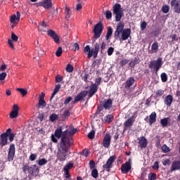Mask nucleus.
I'll list each match as a JSON object with an SVG mask.
<instances>
[{
	"instance_id": "33",
	"label": "nucleus",
	"mask_w": 180,
	"mask_h": 180,
	"mask_svg": "<svg viewBox=\"0 0 180 180\" xmlns=\"http://www.w3.org/2000/svg\"><path fill=\"white\" fill-rule=\"evenodd\" d=\"M113 33V30L112 29V27H108V32L105 36L106 40H109L110 38V36H112V34Z\"/></svg>"
},
{
	"instance_id": "21",
	"label": "nucleus",
	"mask_w": 180,
	"mask_h": 180,
	"mask_svg": "<svg viewBox=\"0 0 180 180\" xmlns=\"http://www.w3.org/2000/svg\"><path fill=\"white\" fill-rule=\"evenodd\" d=\"M71 15H72V11H71V8L68 6H65V17L66 20H70V18H71Z\"/></svg>"
},
{
	"instance_id": "17",
	"label": "nucleus",
	"mask_w": 180,
	"mask_h": 180,
	"mask_svg": "<svg viewBox=\"0 0 180 180\" xmlns=\"http://www.w3.org/2000/svg\"><path fill=\"white\" fill-rule=\"evenodd\" d=\"M138 144L141 148H146L147 147V139L144 136H141L138 139Z\"/></svg>"
},
{
	"instance_id": "57",
	"label": "nucleus",
	"mask_w": 180,
	"mask_h": 180,
	"mask_svg": "<svg viewBox=\"0 0 180 180\" xmlns=\"http://www.w3.org/2000/svg\"><path fill=\"white\" fill-rule=\"evenodd\" d=\"M156 95L158 96H162V95H164V90H162V89L158 90L156 92Z\"/></svg>"
},
{
	"instance_id": "60",
	"label": "nucleus",
	"mask_w": 180,
	"mask_h": 180,
	"mask_svg": "<svg viewBox=\"0 0 180 180\" xmlns=\"http://www.w3.org/2000/svg\"><path fill=\"white\" fill-rule=\"evenodd\" d=\"M89 167L90 169H94V168H95V162L94 160L89 162Z\"/></svg>"
},
{
	"instance_id": "54",
	"label": "nucleus",
	"mask_w": 180,
	"mask_h": 180,
	"mask_svg": "<svg viewBox=\"0 0 180 180\" xmlns=\"http://www.w3.org/2000/svg\"><path fill=\"white\" fill-rule=\"evenodd\" d=\"M160 169V166L158 165V162H155L153 166V169L155 171H158Z\"/></svg>"
},
{
	"instance_id": "27",
	"label": "nucleus",
	"mask_w": 180,
	"mask_h": 180,
	"mask_svg": "<svg viewBox=\"0 0 180 180\" xmlns=\"http://www.w3.org/2000/svg\"><path fill=\"white\" fill-rule=\"evenodd\" d=\"M112 101L111 99H108L106 101H105L103 104V108H105L107 110H109L110 108H112Z\"/></svg>"
},
{
	"instance_id": "45",
	"label": "nucleus",
	"mask_w": 180,
	"mask_h": 180,
	"mask_svg": "<svg viewBox=\"0 0 180 180\" xmlns=\"http://www.w3.org/2000/svg\"><path fill=\"white\" fill-rule=\"evenodd\" d=\"M72 167H74V164L73 163H69L66 166L64 167V171L70 172V169H71V168H72Z\"/></svg>"
},
{
	"instance_id": "26",
	"label": "nucleus",
	"mask_w": 180,
	"mask_h": 180,
	"mask_svg": "<svg viewBox=\"0 0 180 180\" xmlns=\"http://www.w3.org/2000/svg\"><path fill=\"white\" fill-rule=\"evenodd\" d=\"M156 119H157V113H155V112H152L149 116L150 124H153V123H155Z\"/></svg>"
},
{
	"instance_id": "8",
	"label": "nucleus",
	"mask_w": 180,
	"mask_h": 180,
	"mask_svg": "<svg viewBox=\"0 0 180 180\" xmlns=\"http://www.w3.org/2000/svg\"><path fill=\"white\" fill-rule=\"evenodd\" d=\"M47 34L49 37H51L53 40L56 43V44H60V37L57 34V32L53 30H49L47 31Z\"/></svg>"
},
{
	"instance_id": "24",
	"label": "nucleus",
	"mask_w": 180,
	"mask_h": 180,
	"mask_svg": "<svg viewBox=\"0 0 180 180\" xmlns=\"http://www.w3.org/2000/svg\"><path fill=\"white\" fill-rule=\"evenodd\" d=\"M29 174H30V175H33V174H36L39 172V167H37V165H34L32 166H30V169H29Z\"/></svg>"
},
{
	"instance_id": "63",
	"label": "nucleus",
	"mask_w": 180,
	"mask_h": 180,
	"mask_svg": "<svg viewBox=\"0 0 180 180\" xmlns=\"http://www.w3.org/2000/svg\"><path fill=\"white\" fill-rule=\"evenodd\" d=\"M127 63H129V60L127 59H124L120 62V65H122V67H124V65H126V64H127Z\"/></svg>"
},
{
	"instance_id": "22",
	"label": "nucleus",
	"mask_w": 180,
	"mask_h": 180,
	"mask_svg": "<svg viewBox=\"0 0 180 180\" xmlns=\"http://www.w3.org/2000/svg\"><path fill=\"white\" fill-rule=\"evenodd\" d=\"M174 101V98L172 95H168L165 97V103L167 105V106L169 107L171 105H172V101Z\"/></svg>"
},
{
	"instance_id": "47",
	"label": "nucleus",
	"mask_w": 180,
	"mask_h": 180,
	"mask_svg": "<svg viewBox=\"0 0 180 180\" xmlns=\"http://www.w3.org/2000/svg\"><path fill=\"white\" fill-rule=\"evenodd\" d=\"M105 15L106 19H112V11H106L105 13Z\"/></svg>"
},
{
	"instance_id": "41",
	"label": "nucleus",
	"mask_w": 180,
	"mask_h": 180,
	"mask_svg": "<svg viewBox=\"0 0 180 180\" xmlns=\"http://www.w3.org/2000/svg\"><path fill=\"white\" fill-rule=\"evenodd\" d=\"M63 54V48L58 47L56 52V57H61V55Z\"/></svg>"
},
{
	"instance_id": "6",
	"label": "nucleus",
	"mask_w": 180,
	"mask_h": 180,
	"mask_svg": "<svg viewBox=\"0 0 180 180\" xmlns=\"http://www.w3.org/2000/svg\"><path fill=\"white\" fill-rule=\"evenodd\" d=\"M102 30L103 28L102 27V23H97L94 28V33L95 39H99L101 37V34H102Z\"/></svg>"
},
{
	"instance_id": "51",
	"label": "nucleus",
	"mask_w": 180,
	"mask_h": 180,
	"mask_svg": "<svg viewBox=\"0 0 180 180\" xmlns=\"http://www.w3.org/2000/svg\"><path fill=\"white\" fill-rule=\"evenodd\" d=\"M6 72L0 73V81H5V78H6Z\"/></svg>"
},
{
	"instance_id": "12",
	"label": "nucleus",
	"mask_w": 180,
	"mask_h": 180,
	"mask_svg": "<svg viewBox=\"0 0 180 180\" xmlns=\"http://www.w3.org/2000/svg\"><path fill=\"white\" fill-rule=\"evenodd\" d=\"M110 140H112L110 134H106L103 141V146L105 148H109V147H110Z\"/></svg>"
},
{
	"instance_id": "23",
	"label": "nucleus",
	"mask_w": 180,
	"mask_h": 180,
	"mask_svg": "<svg viewBox=\"0 0 180 180\" xmlns=\"http://www.w3.org/2000/svg\"><path fill=\"white\" fill-rule=\"evenodd\" d=\"M41 6L45 9H50V8H51V6H53V4H51V0H44Z\"/></svg>"
},
{
	"instance_id": "58",
	"label": "nucleus",
	"mask_w": 180,
	"mask_h": 180,
	"mask_svg": "<svg viewBox=\"0 0 180 180\" xmlns=\"http://www.w3.org/2000/svg\"><path fill=\"white\" fill-rule=\"evenodd\" d=\"M146 27H147V22H143L141 24V30H146Z\"/></svg>"
},
{
	"instance_id": "28",
	"label": "nucleus",
	"mask_w": 180,
	"mask_h": 180,
	"mask_svg": "<svg viewBox=\"0 0 180 180\" xmlns=\"http://www.w3.org/2000/svg\"><path fill=\"white\" fill-rule=\"evenodd\" d=\"M60 88H61V84L56 85L55 89L52 93L51 96L50 101H51V99H53V98H54V96H56V95H57V93L58 92V91H60Z\"/></svg>"
},
{
	"instance_id": "4",
	"label": "nucleus",
	"mask_w": 180,
	"mask_h": 180,
	"mask_svg": "<svg viewBox=\"0 0 180 180\" xmlns=\"http://www.w3.org/2000/svg\"><path fill=\"white\" fill-rule=\"evenodd\" d=\"M162 65V59L158 58L157 60H151L148 65L149 68H154L155 72H158L160 68Z\"/></svg>"
},
{
	"instance_id": "64",
	"label": "nucleus",
	"mask_w": 180,
	"mask_h": 180,
	"mask_svg": "<svg viewBox=\"0 0 180 180\" xmlns=\"http://www.w3.org/2000/svg\"><path fill=\"white\" fill-rule=\"evenodd\" d=\"M81 9H82V4H77L76 5V11H77V12H79V11H81Z\"/></svg>"
},
{
	"instance_id": "44",
	"label": "nucleus",
	"mask_w": 180,
	"mask_h": 180,
	"mask_svg": "<svg viewBox=\"0 0 180 180\" xmlns=\"http://www.w3.org/2000/svg\"><path fill=\"white\" fill-rule=\"evenodd\" d=\"M66 71L67 72H72L74 71V67L71 64H68Z\"/></svg>"
},
{
	"instance_id": "7",
	"label": "nucleus",
	"mask_w": 180,
	"mask_h": 180,
	"mask_svg": "<svg viewBox=\"0 0 180 180\" xmlns=\"http://www.w3.org/2000/svg\"><path fill=\"white\" fill-rule=\"evenodd\" d=\"M116 160V156L112 155L108 158L106 163L103 165V167L105 171L109 172L110 171V168L112 167V165L113 162H115V160Z\"/></svg>"
},
{
	"instance_id": "13",
	"label": "nucleus",
	"mask_w": 180,
	"mask_h": 180,
	"mask_svg": "<svg viewBox=\"0 0 180 180\" xmlns=\"http://www.w3.org/2000/svg\"><path fill=\"white\" fill-rule=\"evenodd\" d=\"M18 116H19V107L18 105L15 104L13 106V110L10 113V118L15 119Z\"/></svg>"
},
{
	"instance_id": "53",
	"label": "nucleus",
	"mask_w": 180,
	"mask_h": 180,
	"mask_svg": "<svg viewBox=\"0 0 180 180\" xmlns=\"http://www.w3.org/2000/svg\"><path fill=\"white\" fill-rule=\"evenodd\" d=\"M72 47V50H74V51L79 50V45L77 43L73 44Z\"/></svg>"
},
{
	"instance_id": "37",
	"label": "nucleus",
	"mask_w": 180,
	"mask_h": 180,
	"mask_svg": "<svg viewBox=\"0 0 180 180\" xmlns=\"http://www.w3.org/2000/svg\"><path fill=\"white\" fill-rule=\"evenodd\" d=\"M94 51V58H96L98 57V52L99 51V45L98 44H95V49H93Z\"/></svg>"
},
{
	"instance_id": "46",
	"label": "nucleus",
	"mask_w": 180,
	"mask_h": 180,
	"mask_svg": "<svg viewBox=\"0 0 180 180\" xmlns=\"http://www.w3.org/2000/svg\"><path fill=\"white\" fill-rule=\"evenodd\" d=\"M139 63V59H137V58H136L134 60H131V62L129 63V66L130 67H134L136 65V64Z\"/></svg>"
},
{
	"instance_id": "15",
	"label": "nucleus",
	"mask_w": 180,
	"mask_h": 180,
	"mask_svg": "<svg viewBox=\"0 0 180 180\" xmlns=\"http://www.w3.org/2000/svg\"><path fill=\"white\" fill-rule=\"evenodd\" d=\"M180 169V160H174L172 162V165L170 167L171 172H174V171H179Z\"/></svg>"
},
{
	"instance_id": "10",
	"label": "nucleus",
	"mask_w": 180,
	"mask_h": 180,
	"mask_svg": "<svg viewBox=\"0 0 180 180\" xmlns=\"http://www.w3.org/2000/svg\"><path fill=\"white\" fill-rule=\"evenodd\" d=\"M15 157V144L11 143L8 148V161H13Z\"/></svg>"
},
{
	"instance_id": "14",
	"label": "nucleus",
	"mask_w": 180,
	"mask_h": 180,
	"mask_svg": "<svg viewBox=\"0 0 180 180\" xmlns=\"http://www.w3.org/2000/svg\"><path fill=\"white\" fill-rule=\"evenodd\" d=\"M86 95H88L87 91H82L79 95H77L75 98V100L72 102V103L75 104V103L79 102V101H81V99L85 98V96H86Z\"/></svg>"
},
{
	"instance_id": "34",
	"label": "nucleus",
	"mask_w": 180,
	"mask_h": 180,
	"mask_svg": "<svg viewBox=\"0 0 180 180\" xmlns=\"http://www.w3.org/2000/svg\"><path fill=\"white\" fill-rule=\"evenodd\" d=\"M151 50H152L153 53H157L158 51V43L154 42L152 44Z\"/></svg>"
},
{
	"instance_id": "11",
	"label": "nucleus",
	"mask_w": 180,
	"mask_h": 180,
	"mask_svg": "<svg viewBox=\"0 0 180 180\" xmlns=\"http://www.w3.org/2000/svg\"><path fill=\"white\" fill-rule=\"evenodd\" d=\"M130 169H131V163H130V162H127L121 166V171L122 174H127L130 172Z\"/></svg>"
},
{
	"instance_id": "20",
	"label": "nucleus",
	"mask_w": 180,
	"mask_h": 180,
	"mask_svg": "<svg viewBox=\"0 0 180 180\" xmlns=\"http://www.w3.org/2000/svg\"><path fill=\"white\" fill-rule=\"evenodd\" d=\"M134 119H136V117H134V115L131 116L124 123V126L125 127H130V126H133V123H134Z\"/></svg>"
},
{
	"instance_id": "49",
	"label": "nucleus",
	"mask_w": 180,
	"mask_h": 180,
	"mask_svg": "<svg viewBox=\"0 0 180 180\" xmlns=\"http://www.w3.org/2000/svg\"><path fill=\"white\" fill-rule=\"evenodd\" d=\"M162 10L163 13H168V12H169V6H163Z\"/></svg>"
},
{
	"instance_id": "59",
	"label": "nucleus",
	"mask_w": 180,
	"mask_h": 180,
	"mask_svg": "<svg viewBox=\"0 0 180 180\" xmlns=\"http://www.w3.org/2000/svg\"><path fill=\"white\" fill-rule=\"evenodd\" d=\"M170 37L173 41H178V37L176 36V34L171 35Z\"/></svg>"
},
{
	"instance_id": "55",
	"label": "nucleus",
	"mask_w": 180,
	"mask_h": 180,
	"mask_svg": "<svg viewBox=\"0 0 180 180\" xmlns=\"http://www.w3.org/2000/svg\"><path fill=\"white\" fill-rule=\"evenodd\" d=\"M169 162H171V160H170L169 159H164V160H162V165H163L164 166H165V165H169Z\"/></svg>"
},
{
	"instance_id": "29",
	"label": "nucleus",
	"mask_w": 180,
	"mask_h": 180,
	"mask_svg": "<svg viewBox=\"0 0 180 180\" xmlns=\"http://www.w3.org/2000/svg\"><path fill=\"white\" fill-rule=\"evenodd\" d=\"M113 122V115H108L104 117V123H112Z\"/></svg>"
},
{
	"instance_id": "40",
	"label": "nucleus",
	"mask_w": 180,
	"mask_h": 180,
	"mask_svg": "<svg viewBox=\"0 0 180 180\" xmlns=\"http://www.w3.org/2000/svg\"><path fill=\"white\" fill-rule=\"evenodd\" d=\"M11 40L12 41H18V40H19V37L15 32H11Z\"/></svg>"
},
{
	"instance_id": "1",
	"label": "nucleus",
	"mask_w": 180,
	"mask_h": 180,
	"mask_svg": "<svg viewBox=\"0 0 180 180\" xmlns=\"http://www.w3.org/2000/svg\"><path fill=\"white\" fill-rule=\"evenodd\" d=\"M64 129L62 126L58 127L54 132V134L51 136V139L53 143H58L57 139H61L60 142L58 144V150L56 157L58 161H65L67 157L71 154L70 147L72 144V141L70 139V136H74L77 133V129L71 127L70 129Z\"/></svg>"
},
{
	"instance_id": "18",
	"label": "nucleus",
	"mask_w": 180,
	"mask_h": 180,
	"mask_svg": "<svg viewBox=\"0 0 180 180\" xmlns=\"http://www.w3.org/2000/svg\"><path fill=\"white\" fill-rule=\"evenodd\" d=\"M84 53L87 54L88 58H91L92 56H94V49H91V47L89 45H86L84 47Z\"/></svg>"
},
{
	"instance_id": "31",
	"label": "nucleus",
	"mask_w": 180,
	"mask_h": 180,
	"mask_svg": "<svg viewBox=\"0 0 180 180\" xmlns=\"http://www.w3.org/2000/svg\"><path fill=\"white\" fill-rule=\"evenodd\" d=\"M168 122H169V117L163 118L160 120V124L162 127H167L168 126Z\"/></svg>"
},
{
	"instance_id": "48",
	"label": "nucleus",
	"mask_w": 180,
	"mask_h": 180,
	"mask_svg": "<svg viewBox=\"0 0 180 180\" xmlns=\"http://www.w3.org/2000/svg\"><path fill=\"white\" fill-rule=\"evenodd\" d=\"M88 137L90 139V140H94V139H95V131H91L88 134Z\"/></svg>"
},
{
	"instance_id": "9",
	"label": "nucleus",
	"mask_w": 180,
	"mask_h": 180,
	"mask_svg": "<svg viewBox=\"0 0 180 180\" xmlns=\"http://www.w3.org/2000/svg\"><path fill=\"white\" fill-rule=\"evenodd\" d=\"M172 9L175 12V13H180V1L179 0H172L170 3Z\"/></svg>"
},
{
	"instance_id": "16",
	"label": "nucleus",
	"mask_w": 180,
	"mask_h": 180,
	"mask_svg": "<svg viewBox=\"0 0 180 180\" xmlns=\"http://www.w3.org/2000/svg\"><path fill=\"white\" fill-rule=\"evenodd\" d=\"M19 20H20V13L19 11L17 12L16 15H13L10 18V22L13 25H18Z\"/></svg>"
},
{
	"instance_id": "62",
	"label": "nucleus",
	"mask_w": 180,
	"mask_h": 180,
	"mask_svg": "<svg viewBox=\"0 0 180 180\" xmlns=\"http://www.w3.org/2000/svg\"><path fill=\"white\" fill-rule=\"evenodd\" d=\"M61 81H63V77H61L60 75H57L56 77V82H61Z\"/></svg>"
},
{
	"instance_id": "5",
	"label": "nucleus",
	"mask_w": 180,
	"mask_h": 180,
	"mask_svg": "<svg viewBox=\"0 0 180 180\" xmlns=\"http://www.w3.org/2000/svg\"><path fill=\"white\" fill-rule=\"evenodd\" d=\"M12 130L11 129H8L6 131L4 134H1L0 136V146L4 147L8 144V133H11Z\"/></svg>"
},
{
	"instance_id": "38",
	"label": "nucleus",
	"mask_w": 180,
	"mask_h": 180,
	"mask_svg": "<svg viewBox=\"0 0 180 180\" xmlns=\"http://www.w3.org/2000/svg\"><path fill=\"white\" fill-rule=\"evenodd\" d=\"M160 78H161L162 82H167V81H168V76L167 75V73H165V72H162L161 74Z\"/></svg>"
},
{
	"instance_id": "19",
	"label": "nucleus",
	"mask_w": 180,
	"mask_h": 180,
	"mask_svg": "<svg viewBox=\"0 0 180 180\" xmlns=\"http://www.w3.org/2000/svg\"><path fill=\"white\" fill-rule=\"evenodd\" d=\"M96 91H98V86L94 84L90 86L89 90V98H92V96L96 94Z\"/></svg>"
},
{
	"instance_id": "3",
	"label": "nucleus",
	"mask_w": 180,
	"mask_h": 180,
	"mask_svg": "<svg viewBox=\"0 0 180 180\" xmlns=\"http://www.w3.org/2000/svg\"><path fill=\"white\" fill-rule=\"evenodd\" d=\"M112 12L115 15V21L120 22L124 15L123 8H122V6L119 4H115L112 7Z\"/></svg>"
},
{
	"instance_id": "61",
	"label": "nucleus",
	"mask_w": 180,
	"mask_h": 180,
	"mask_svg": "<svg viewBox=\"0 0 180 180\" xmlns=\"http://www.w3.org/2000/svg\"><path fill=\"white\" fill-rule=\"evenodd\" d=\"M29 169H30V166L25 165L22 167V171L23 172H25V174H26V172H29Z\"/></svg>"
},
{
	"instance_id": "50",
	"label": "nucleus",
	"mask_w": 180,
	"mask_h": 180,
	"mask_svg": "<svg viewBox=\"0 0 180 180\" xmlns=\"http://www.w3.org/2000/svg\"><path fill=\"white\" fill-rule=\"evenodd\" d=\"M102 81V79L101 77H98L97 79H96V82L94 84H93V85H95L97 86L98 88V85H101V82Z\"/></svg>"
},
{
	"instance_id": "42",
	"label": "nucleus",
	"mask_w": 180,
	"mask_h": 180,
	"mask_svg": "<svg viewBox=\"0 0 180 180\" xmlns=\"http://www.w3.org/2000/svg\"><path fill=\"white\" fill-rule=\"evenodd\" d=\"M162 150L164 153H169V151H171V149L169 148V147L165 144L162 146Z\"/></svg>"
},
{
	"instance_id": "39",
	"label": "nucleus",
	"mask_w": 180,
	"mask_h": 180,
	"mask_svg": "<svg viewBox=\"0 0 180 180\" xmlns=\"http://www.w3.org/2000/svg\"><path fill=\"white\" fill-rule=\"evenodd\" d=\"M157 179V174L150 173L148 174V180H155Z\"/></svg>"
},
{
	"instance_id": "43",
	"label": "nucleus",
	"mask_w": 180,
	"mask_h": 180,
	"mask_svg": "<svg viewBox=\"0 0 180 180\" xmlns=\"http://www.w3.org/2000/svg\"><path fill=\"white\" fill-rule=\"evenodd\" d=\"M98 175H99V173H98V169H94L91 172V176H93V178H98Z\"/></svg>"
},
{
	"instance_id": "30",
	"label": "nucleus",
	"mask_w": 180,
	"mask_h": 180,
	"mask_svg": "<svg viewBox=\"0 0 180 180\" xmlns=\"http://www.w3.org/2000/svg\"><path fill=\"white\" fill-rule=\"evenodd\" d=\"M47 106V103H46V101L44 100H39L38 102V108L39 109H44Z\"/></svg>"
},
{
	"instance_id": "2",
	"label": "nucleus",
	"mask_w": 180,
	"mask_h": 180,
	"mask_svg": "<svg viewBox=\"0 0 180 180\" xmlns=\"http://www.w3.org/2000/svg\"><path fill=\"white\" fill-rule=\"evenodd\" d=\"M131 34V30L127 28L124 29V25L122 23H119L116 27L114 37L115 39H119V40H127Z\"/></svg>"
},
{
	"instance_id": "36",
	"label": "nucleus",
	"mask_w": 180,
	"mask_h": 180,
	"mask_svg": "<svg viewBox=\"0 0 180 180\" xmlns=\"http://www.w3.org/2000/svg\"><path fill=\"white\" fill-rule=\"evenodd\" d=\"M17 91L20 92L22 96H26L27 95V90L22 89V88H18Z\"/></svg>"
},
{
	"instance_id": "56",
	"label": "nucleus",
	"mask_w": 180,
	"mask_h": 180,
	"mask_svg": "<svg viewBox=\"0 0 180 180\" xmlns=\"http://www.w3.org/2000/svg\"><path fill=\"white\" fill-rule=\"evenodd\" d=\"M36 158H37V155H36L34 153L31 154L30 156V161H34V160H36Z\"/></svg>"
},
{
	"instance_id": "25",
	"label": "nucleus",
	"mask_w": 180,
	"mask_h": 180,
	"mask_svg": "<svg viewBox=\"0 0 180 180\" xmlns=\"http://www.w3.org/2000/svg\"><path fill=\"white\" fill-rule=\"evenodd\" d=\"M133 84H134V78L129 77L126 82L125 88L127 89H129V88H130V86H131Z\"/></svg>"
},
{
	"instance_id": "32",
	"label": "nucleus",
	"mask_w": 180,
	"mask_h": 180,
	"mask_svg": "<svg viewBox=\"0 0 180 180\" xmlns=\"http://www.w3.org/2000/svg\"><path fill=\"white\" fill-rule=\"evenodd\" d=\"M47 162H48V161L45 158H41V159H39V160H37V163L40 167H41L43 165H46V164H47Z\"/></svg>"
},
{
	"instance_id": "35",
	"label": "nucleus",
	"mask_w": 180,
	"mask_h": 180,
	"mask_svg": "<svg viewBox=\"0 0 180 180\" xmlns=\"http://www.w3.org/2000/svg\"><path fill=\"white\" fill-rule=\"evenodd\" d=\"M57 119H58V115L56 114V113H53L50 115L49 117V120L50 121L53 123L54 122H56V120H57Z\"/></svg>"
},
{
	"instance_id": "52",
	"label": "nucleus",
	"mask_w": 180,
	"mask_h": 180,
	"mask_svg": "<svg viewBox=\"0 0 180 180\" xmlns=\"http://www.w3.org/2000/svg\"><path fill=\"white\" fill-rule=\"evenodd\" d=\"M113 51H115V48L113 47L108 48L107 51L108 56H112V54H113Z\"/></svg>"
}]
</instances>
